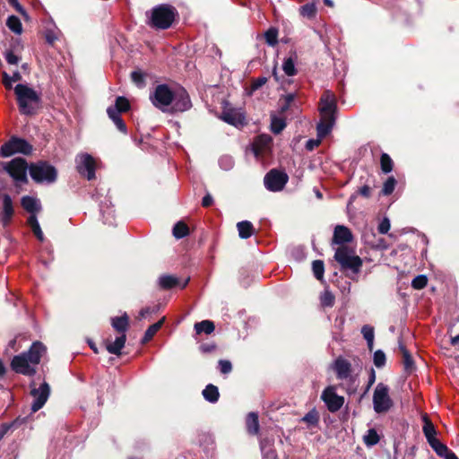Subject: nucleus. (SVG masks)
<instances>
[{
	"mask_svg": "<svg viewBox=\"0 0 459 459\" xmlns=\"http://www.w3.org/2000/svg\"><path fill=\"white\" fill-rule=\"evenodd\" d=\"M152 104L164 113L185 112L192 108L187 91L181 88L172 91L167 84H158L150 93Z\"/></svg>",
	"mask_w": 459,
	"mask_h": 459,
	"instance_id": "1",
	"label": "nucleus"
},
{
	"mask_svg": "<svg viewBox=\"0 0 459 459\" xmlns=\"http://www.w3.org/2000/svg\"><path fill=\"white\" fill-rule=\"evenodd\" d=\"M321 119L316 126L317 139H309L306 143V149L313 151L317 147L321 140L332 131L336 119L337 105L334 95L330 91L322 94L319 102Z\"/></svg>",
	"mask_w": 459,
	"mask_h": 459,
	"instance_id": "2",
	"label": "nucleus"
},
{
	"mask_svg": "<svg viewBox=\"0 0 459 459\" xmlns=\"http://www.w3.org/2000/svg\"><path fill=\"white\" fill-rule=\"evenodd\" d=\"M44 352L46 347L41 342H33L27 352L13 357L11 362L12 369L19 374L33 376Z\"/></svg>",
	"mask_w": 459,
	"mask_h": 459,
	"instance_id": "3",
	"label": "nucleus"
},
{
	"mask_svg": "<svg viewBox=\"0 0 459 459\" xmlns=\"http://www.w3.org/2000/svg\"><path fill=\"white\" fill-rule=\"evenodd\" d=\"M13 90L21 114L35 115L41 106V92L27 83H18Z\"/></svg>",
	"mask_w": 459,
	"mask_h": 459,
	"instance_id": "4",
	"label": "nucleus"
},
{
	"mask_svg": "<svg viewBox=\"0 0 459 459\" xmlns=\"http://www.w3.org/2000/svg\"><path fill=\"white\" fill-rule=\"evenodd\" d=\"M177 15L178 11L174 6L167 4H159L151 11L150 25L155 29L167 30L172 25Z\"/></svg>",
	"mask_w": 459,
	"mask_h": 459,
	"instance_id": "5",
	"label": "nucleus"
},
{
	"mask_svg": "<svg viewBox=\"0 0 459 459\" xmlns=\"http://www.w3.org/2000/svg\"><path fill=\"white\" fill-rule=\"evenodd\" d=\"M334 259L341 265L342 270H349L355 274L359 273L362 266V259L355 254L352 248L345 246L336 248Z\"/></svg>",
	"mask_w": 459,
	"mask_h": 459,
	"instance_id": "6",
	"label": "nucleus"
},
{
	"mask_svg": "<svg viewBox=\"0 0 459 459\" xmlns=\"http://www.w3.org/2000/svg\"><path fill=\"white\" fill-rule=\"evenodd\" d=\"M29 172L32 180L38 184H52L57 178L56 168L48 162L42 160L31 163Z\"/></svg>",
	"mask_w": 459,
	"mask_h": 459,
	"instance_id": "7",
	"label": "nucleus"
},
{
	"mask_svg": "<svg viewBox=\"0 0 459 459\" xmlns=\"http://www.w3.org/2000/svg\"><path fill=\"white\" fill-rule=\"evenodd\" d=\"M30 166L22 158H14L8 162L2 163V169L5 171L16 184L27 183V171Z\"/></svg>",
	"mask_w": 459,
	"mask_h": 459,
	"instance_id": "8",
	"label": "nucleus"
},
{
	"mask_svg": "<svg viewBox=\"0 0 459 459\" xmlns=\"http://www.w3.org/2000/svg\"><path fill=\"white\" fill-rule=\"evenodd\" d=\"M31 152V144L25 139L18 136H12L0 147V156L3 158L11 157L17 153L29 155Z\"/></svg>",
	"mask_w": 459,
	"mask_h": 459,
	"instance_id": "9",
	"label": "nucleus"
},
{
	"mask_svg": "<svg viewBox=\"0 0 459 459\" xmlns=\"http://www.w3.org/2000/svg\"><path fill=\"white\" fill-rule=\"evenodd\" d=\"M333 370L336 373V377L340 380H347L350 382V386L347 388L349 394L356 392L358 383L356 378L351 377V364L346 359L342 357L337 358L333 366Z\"/></svg>",
	"mask_w": 459,
	"mask_h": 459,
	"instance_id": "10",
	"label": "nucleus"
},
{
	"mask_svg": "<svg viewBox=\"0 0 459 459\" xmlns=\"http://www.w3.org/2000/svg\"><path fill=\"white\" fill-rule=\"evenodd\" d=\"M289 177L287 173L278 170L271 169L264 178V184L267 190L271 192L281 191L288 183Z\"/></svg>",
	"mask_w": 459,
	"mask_h": 459,
	"instance_id": "11",
	"label": "nucleus"
},
{
	"mask_svg": "<svg viewBox=\"0 0 459 459\" xmlns=\"http://www.w3.org/2000/svg\"><path fill=\"white\" fill-rule=\"evenodd\" d=\"M75 167L78 173L88 180L95 178V160L89 153H78L75 157Z\"/></svg>",
	"mask_w": 459,
	"mask_h": 459,
	"instance_id": "12",
	"label": "nucleus"
},
{
	"mask_svg": "<svg viewBox=\"0 0 459 459\" xmlns=\"http://www.w3.org/2000/svg\"><path fill=\"white\" fill-rule=\"evenodd\" d=\"M221 118L229 125L236 127L246 124V117L241 108H225L221 113Z\"/></svg>",
	"mask_w": 459,
	"mask_h": 459,
	"instance_id": "13",
	"label": "nucleus"
},
{
	"mask_svg": "<svg viewBox=\"0 0 459 459\" xmlns=\"http://www.w3.org/2000/svg\"><path fill=\"white\" fill-rule=\"evenodd\" d=\"M189 278L181 281L177 276L170 274H163L159 277L158 283L162 290H170L175 287L184 289L188 284Z\"/></svg>",
	"mask_w": 459,
	"mask_h": 459,
	"instance_id": "14",
	"label": "nucleus"
},
{
	"mask_svg": "<svg viewBox=\"0 0 459 459\" xmlns=\"http://www.w3.org/2000/svg\"><path fill=\"white\" fill-rule=\"evenodd\" d=\"M2 203H3V211L0 214V224L3 227H6L10 223V221L13 216L14 210H13V201H12V198L10 197V195H4Z\"/></svg>",
	"mask_w": 459,
	"mask_h": 459,
	"instance_id": "15",
	"label": "nucleus"
},
{
	"mask_svg": "<svg viewBox=\"0 0 459 459\" xmlns=\"http://www.w3.org/2000/svg\"><path fill=\"white\" fill-rule=\"evenodd\" d=\"M352 233L347 227L343 225H337L334 228L333 244L340 245L341 247L346 243L352 241Z\"/></svg>",
	"mask_w": 459,
	"mask_h": 459,
	"instance_id": "16",
	"label": "nucleus"
},
{
	"mask_svg": "<svg viewBox=\"0 0 459 459\" xmlns=\"http://www.w3.org/2000/svg\"><path fill=\"white\" fill-rule=\"evenodd\" d=\"M272 137L268 134L258 135L253 143V152L255 156L261 155L272 143Z\"/></svg>",
	"mask_w": 459,
	"mask_h": 459,
	"instance_id": "17",
	"label": "nucleus"
},
{
	"mask_svg": "<svg viewBox=\"0 0 459 459\" xmlns=\"http://www.w3.org/2000/svg\"><path fill=\"white\" fill-rule=\"evenodd\" d=\"M30 394L34 402H47L50 394V386L48 383L43 382L38 388H32Z\"/></svg>",
	"mask_w": 459,
	"mask_h": 459,
	"instance_id": "18",
	"label": "nucleus"
},
{
	"mask_svg": "<svg viewBox=\"0 0 459 459\" xmlns=\"http://www.w3.org/2000/svg\"><path fill=\"white\" fill-rule=\"evenodd\" d=\"M421 420L423 421L422 431H423L424 436L429 443L431 440H434L437 438L436 437L437 430L435 429V426L429 420V417L427 413H424V412L421 413Z\"/></svg>",
	"mask_w": 459,
	"mask_h": 459,
	"instance_id": "19",
	"label": "nucleus"
},
{
	"mask_svg": "<svg viewBox=\"0 0 459 459\" xmlns=\"http://www.w3.org/2000/svg\"><path fill=\"white\" fill-rule=\"evenodd\" d=\"M246 428L249 435L255 436L259 433L260 425L258 414L251 411L246 417Z\"/></svg>",
	"mask_w": 459,
	"mask_h": 459,
	"instance_id": "20",
	"label": "nucleus"
},
{
	"mask_svg": "<svg viewBox=\"0 0 459 459\" xmlns=\"http://www.w3.org/2000/svg\"><path fill=\"white\" fill-rule=\"evenodd\" d=\"M21 204L23 209L31 214H35V212L41 209L39 200L32 196H23Z\"/></svg>",
	"mask_w": 459,
	"mask_h": 459,
	"instance_id": "21",
	"label": "nucleus"
},
{
	"mask_svg": "<svg viewBox=\"0 0 459 459\" xmlns=\"http://www.w3.org/2000/svg\"><path fill=\"white\" fill-rule=\"evenodd\" d=\"M27 420H28V417H23V416L20 415L14 420H13L12 422L3 423L0 426V441L2 440V438L5 436V434L10 429H17L21 425L26 423Z\"/></svg>",
	"mask_w": 459,
	"mask_h": 459,
	"instance_id": "22",
	"label": "nucleus"
},
{
	"mask_svg": "<svg viewBox=\"0 0 459 459\" xmlns=\"http://www.w3.org/2000/svg\"><path fill=\"white\" fill-rule=\"evenodd\" d=\"M111 325L116 331H117L121 334H126L129 325L128 316L125 313L121 316L112 317Z\"/></svg>",
	"mask_w": 459,
	"mask_h": 459,
	"instance_id": "23",
	"label": "nucleus"
},
{
	"mask_svg": "<svg viewBox=\"0 0 459 459\" xmlns=\"http://www.w3.org/2000/svg\"><path fill=\"white\" fill-rule=\"evenodd\" d=\"M126 341V335L121 334L120 336L117 337L114 342L107 343L106 349L110 354L119 356L121 354L122 349L125 347Z\"/></svg>",
	"mask_w": 459,
	"mask_h": 459,
	"instance_id": "24",
	"label": "nucleus"
},
{
	"mask_svg": "<svg viewBox=\"0 0 459 459\" xmlns=\"http://www.w3.org/2000/svg\"><path fill=\"white\" fill-rule=\"evenodd\" d=\"M237 228L239 237L243 239H247L253 235V224L248 221H242L238 222Z\"/></svg>",
	"mask_w": 459,
	"mask_h": 459,
	"instance_id": "25",
	"label": "nucleus"
},
{
	"mask_svg": "<svg viewBox=\"0 0 459 459\" xmlns=\"http://www.w3.org/2000/svg\"><path fill=\"white\" fill-rule=\"evenodd\" d=\"M321 400L323 402H344V397L339 396L336 394V388L334 386H328L324 390Z\"/></svg>",
	"mask_w": 459,
	"mask_h": 459,
	"instance_id": "26",
	"label": "nucleus"
},
{
	"mask_svg": "<svg viewBox=\"0 0 459 459\" xmlns=\"http://www.w3.org/2000/svg\"><path fill=\"white\" fill-rule=\"evenodd\" d=\"M372 402H391L388 397V387L380 383L377 385Z\"/></svg>",
	"mask_w": 459,
	"mask_h": 459,
	"instance_id": "27",
	"label": "nucleus"
},
{
	"mask_svg": "<svg viewBox=\"0 0 459 459\" xmlns=\"http://www.w3.org/2000/svg\"><path fill=\"white\" fill-rule=\"evenodd\" d=\"M195 331L197 334L204 333L206 334H210L214 331V324L210 320H203L201 322L195 324Z\"/></svg>",
	"mask_w": 459,
	"mask_h": 459,
	"instance_id": "28",
	"label": "nucleus"
},
{
	"mask_svg": "<svg viewBox=\"0 0 459 459\" xmlns=\"http://www.w3.org/2000/svg\"><path fill=\"white\" fill-rule=\"evenodd\" d=\"M203 395L207 402H217L220 396L218 387L212 384L207 385L203 390Z\"/></svg>",
	"mask_w": 459,
	"mask_h": 459,
	"instance_id": "29",
	"label": "nucleus"
},
{
	"mask_svg": "<svg viewBox=\"0 0 459 459\" xmlns=\"http://www.w3.org/2000/svg\"><path fill=\"white\" fill-rule=\"evenodd\" d=\"M28 223L30 227L31 228V230L33 231L34 235L37 237V238L39 241L44 240V235L41 230L40 225L38 221V219L35 214H31L28 219Z\"/></svg>",
	"mask_w": 459,
	"mask_h": 459,
	"instance_id": "30",
	"label": "nucleus"
},
{
	"mask_svg": "<svg viewBox=\"0 0 459 459\" xmlns=\"http://www.w3.org/2000/svg\"><path fill=\"white\" fill-rule=\"evenodd\" d=\"M286 126V122L284 117H277L275 115L271 116V130L273 133L278 134H280Z\"/></svg>",
	"mask_w": 459,
	"mask_h": 459,
	"instance_id": "31",
	"label": "nucleus"
},
{
	"mask_svg": "<svg viewBox=\"0 0 459 459\" xmlns=\"http://www.w3.org/2000/svg\"><path fill=\"white\" fill-rule=\"evenodd\" d=\"M164 321H165V317H162L160 321L150 325L144 333V336L143 338V342H149L156 334V333L160 329Z\"/></svg>",
	"mask_w": 459,
	"mask_h": 459,
	"instance_id": "32",
	"label": "nucleus"
},
{
	"mask_svg": "<svg viewBox=\"0 0 459 459\" xmlns=\"http://www.w3.org/2000/svg\"><path fill=\"white\" fill-rule=\"evenodd\" d=\"M380 440V436L375 429H369L363 436L364 444L370 447L377 445Z\"/></svg>",
	"mask_w": 459,
	"mask_h": 459,
	"instance_id": "33",
	"label": "nucleus"
},
{
	"mask_svg": "<svg viewBox=\"0 0 459 459\" xmlns=\"http://www.w3.org/2000/svg\"><path fill=\"white\" fill-rule=\"evenodd\" d=\"M6 26L15 34L20 35L22 32V25L21 20L15 15H11L7 18Z\"/></svg>",
	"mask_w": 459,
	"mask_h": 459,
	"instance_id": "34",
	"label": "nucleus"
},
{
	"mask_svg": "<svg viewBox=\"0 0 459 459\" xmlns=\"http://www.w3.org/2000/svg\"><path fill=\"white\" fill-rule=\"evenodd\" d=\"M172 232L177 239H180L189 234V229L186 223L178 221L174 225Z\"/></svg>",
	"mask_w": 459,
	"mask_h": 459,
	"instance_id": "35",
	"label": "nucleus"
},
{
	"mask_svg": "<svg viewBox=\"0 0 459 459\" xmlns=\"http://www.w3.org/2000/svg\"><path fill=\"white\" fill-rule=\"evenodd\" d=\"M399 347L403 354V363L404 369L408 372H411L414 368L413 359L408 350L403 345L400 344Z\"/></svg>",
	"mask_w": 459,
	"mask_h": 459,
	"instance_id": "36",
	"label": "nucleus"
},
{
	"mask_svg": "<svg viewBox=\"0 0 459 459\" xmlns=\"http://www.w3.org/2000/svg\"><path fill=\"white\" fill-rule=\"evenodd\" d=\"M301 420L307 423L308 427H316L319 421V414L316 409H312L301 419Z\"/></svg>",
	"mask_w": 459,
	"mask_h": 459,
	"instance_id": "37",
	"label": "nucleus"
},
{
	"mask_svg": "<svg viewBox=\"0 0 459 459\" xmlns=\"http://www.w3.org/2000/svg\"><path fill=\"white\" fill-rule=\"evenodd\" d=\"M299 13L303 17L313 19L316 15V6L314 3L306 4L300 7Z\"/></svg>",
	"mask_w": 459,
	"mask_h": 459,
	"instance_id": "38",
	"label": "nucleus"
},
{
	"mask_svg": "<svg viewBox=\"0 0 459 459\" xmlns=\"http://www.w3.org/2000/svg\"><path fill=\"white\" fill-rule=\"evenodd\" d=\"M282 70L288 76H293L297 74L295 60L291 56L284 59L282 64Z\"/></svg>",
	"mask_w": 459,
	"mask_h": 459,
	"instance_id": "39",
	"label": "nucleus"
},
{
	"mask_svg": "<svg viewBox=\"0 0 459 459\" xmlns=\"http://www.w3.org/2000/svg\"><path fill=\"white\" fill-rule=\"evenodd\" d=\"M361 333L363 334L364 339L367 341L368 346L369 350H372L374 343V329L370 325H364L361 328Z\"/></svg>",
	"mask_w": 459,
	"mask_h": 459,
	"instance_id": "40",
	"label": "nucleus"
},
{
	"mask_svg": "<svg viewBox=\"0 0 459 459\" xmlns=\"http://www.w3.org/2000/svg\"><path fill=\"white\" fill-rule=\"evenodd\" d=\"M429 445L440 457L447 453L448 447L445 444L441 443L437 438L429 442Z\"/></svg>",
	"mask_w": 459,
	"mask_h": 459,
	"instance_id": "41",
	"label": "nucleus"
},
{
	"mask_svg": "<svg viewBox=\"0 0 459 459\" xmlns=\"http://www.w3.org/2000/svg\"><path fill=\"white\" fill-rule=\"evenodd\" d=\"M264 39L269 46H275L278 42V30L275 28H270L264 33Z\"/></svg>",
	"mask_w": 459,
	"mask_h": 459,
	"instance_id": "42",
	"label": "nucleus"
},
{
	"mask_svg": "<svg viewBox=\"0 0 459 459\" xmlns=\"http://www.w3.org/2000/svg\"><path fill=\"white\" fill-rule=\"evenodd\" d=\"M312 270L317 280H322L325 273V264L322 260H315L312 263Z\"/></svg>",
	"mask_w": 459,
	"mask_h": 459,
	"instance_id": "43",
	"label": "nucleus"
},
{
	"mask_svg": "<svg viewBox=\"0 0 459 459\" xmlns=\"http://www.w3.org/2000/svg\"><path fill=\"white\" fill-rule=\"evenodd\" d=\"M381 169L384 173H389L393 169V160L386 153H383L380 159Z\"/></svg>",
	"mask_w": 459,
	"mask_h": 459,
	"instance_id": "44",
	"label": "nucleus"
},
{
	"mask_svg": "<svg viewBox=\"0 0 459 459\" xmlns=\"http://www.w3.org/2000/svg\"><path fill=\"white\" fill-rule=\"evenodd\" d=\"M320 301L323 307H331L334 304V296L330 290H325V291L321 294Z\"/></svg>",
	"mask_w": 459,
	"mask_h": 459,
	"instance_id": "45",
	"label": "nucleus"
},
{
	"mask_svg": "<svg viewBox=\"0 0 459 459\" xmlns=\"http://www.w3.org/2000/svg\"><path fill=\"white\" fill-rule=\"evenodd\" d=\"M395 186H396V179L393 176L389 177L384 183V186L382 188V194L384 195H391L394 192Z\"/></svg>",
	"mask_w": 459,
	"mask_h": 459,
	"instance_id": "46",
	"label": "nucleus"
},
{
	"mask_svg": "<svg viewBox=\"0 0 459 459\" xmlns=\"http://www.w3.org/2000/svg\"><path fill=\"white\" fill-rule=\"evenodd\" d=\"M160 309V307L158 305H155L153 307H146L140 310L138 315V319L143 320L147 318L149 316L152 314H156Z\"/></svg>",
	"mask_w": 459,
	"mask_h": 459,
	"instance_id": "47",
	"label": "nucleus"
},
{
	"mask_svg": "<svg viewBox=\"0 0 459 459\" xmlns=\"http://www.w3.org/2000/svg\"><path fill=\"white\" fill-rule=\"evenodd\" d=\"M428 283V278L426 275L420 274L416 276L411 281V287L415 290L423 289Z\"/></svg>",
	"mask_w": 459,
	"mask_h": 459,
	"instance_id": "48",
	"label": "nucleus"
},
{
	"mask_svg": "<svg viewBox=\"0 0 459 459\" xmlns=\"http://www.w3.org/2000/svg\"><path fill=\"white\" fill-rule=\"evenodd\" d=\"M131 79L137 87L143 88L145 86L144 74L142 72H140V71L132 72Z\"/></svg>",
	"mask_w": 459,
	"mask_h": 459,
	"instance_id": "49",
	"label": "nucleus"
},
{
	"mask_svg": "<svg viewBox=\"0 0 459 459\" xmlns=\"http://www.w3.org/2000/svg\"><path fill=\"white\" fill-rule=\"evenodd\" d=\"M385 360H386L385 354L384 353L383 351L377 350L374 352L373 361L377 368L384 367L385 364Z\"/></svg>",
	"mask_w": 459,
	"mask_h": 459,
	"instance_id": "50",
	"label": "nucleus"
},
{
	"mask_svg": "<svg viewBox=\"0 0 459 459\" xmlns=\"http://www.w3.org/2000/svg\"><path fill=\"white\" fill-rule=\"evenodd\" d=\"M113 107L117 108L122 113L129 110L130 104L127 99L125 97H117Z\"/></svg>",
	"mask_w": 459,
	"mask_h": 459,
	"instance_id": "51",
	"label": "nucleus"
},
{
	"mask_svg": "<svg viewBox=\"0 0 459 459\" xmlns=\"http://www.w3.org/2000/svg\"><path fill=\"white\" fill-rule=\"evenodd\" d=\"M219 165L223 170H230L234 166V160L232 157L225 155L220 158Z\"/></svg>",
	"mask_w": 459,
	"mask_h": 459,
	"instance_id": "52",
	"label": "nucleus"
},
{
	"mask_svg": "<svg viewBox=\"0 0 459 459\" xmlns=\"http://www.w3.org/2000/svg\"><path fill=\"white\" fill-rule=\"evenodd\" d=\"M100 212L102 213L103 222L105 224L113 225L115 222L114 211L112 209H108V211H104L103 207L100 206Z\"/></svg>",
	"mask_w": 459,
	"mask_h": 459,
	"instance_id": "53",
	"label": "nucleus"
},
{
	"mask_svg": "<svg viewBox=\"0 0 459 459\" xmlns=\"http://www.w3.org/2000/svg\"><path fill=\"white\" fill-rule=\"evenodd\" d=\"M4 56L9 65H17L20 61V57L10 49L4 52Z\"/></svg>",
	"mask_w": 459,
	"mask_h": 459,
	"instance_id": "54",
	"label": "nucleus"
},
{
	"mask_svg": "<svg viewBox=\"0 0 459 459\" xmlns=\"http://www.w3.org/2000/svg\"><path fill=\"white\" fill-rule=\"evenodd\" d=\"M46 41L53 45L58 39V32L56 30L48 29L45 32Z\"/></svg>",
	"mask_w": 459,
	"mask_h": 459,
	"instance_id": "55",
	"label": "nucleus"
},
{
	"mask_svg": "<svg viewBox=\"0 0 459 459\" xmlns=\"http://www.w3.org/2000/svg\"><path fill=\"white\" fill-rule=\"evenodd\" d=\"M219 369L222 374H229L232 370V364L230 360L221 359L219 361Z\"/></svg>",
	"mask_w": 459,
	"mask_h": 459,
	"instance_id": "56",
	"label": "nucleus"
},
{
	"mask_svg": "<svg viewBox=\"0 0 459 459\" xmlns=\"http://www.w3.org/2000/svg\"><path fill=\"white\" fill-rule=\"evenodd\" d=\"M263 459H277V455L272 447L265 448L262 446Z\"/></svg>",
	"mask_w": 459,
	"mask_h": 459,
	"instance_id": "57",
	"label": "nucleus"
},
{
	"mask_svg": "<svg viewBox=\"0 0 459 459\" xmlns=\"http://www.w3.org/2000/svg\"><path fill=\"white\" fill-rule=\"evenodd\" d=\"M378 232L381 234H386L390 230V221L387 218H384L378 225Z\"/></svg>",
	"mask_w": 459,
	"mask_h": 459,
	"instance_id": "58",
	"label": "nucleus"
},
{
	"mask_svg": "<svg viewBox=\"0 0 459 459\" xmlns=\"http://www.w3.org/2000/svg\"><path fill=\"white\" fill-rule=\"evenodd\" d=\"M107 113H108V117L113 122H115L117 120V118L121 117V116H120L121 112L117 108H114L112 106H110L107 108Z\"/></svg>",
	"mask_w": 459,
	"mask_h": 459,
	"instance_id": "59",
	"label": "nucleus"
},
{
	"mask_svg": "<svg viewBox=\"0 0 459 459\" xmlns=\"http://www.w3.org/2000/svg\"><path fill=\"white\" fill-rule=\"evenodd\" d=\"M377 413H384L389 411L392 403H373Z\"/></svg>",
	"mask_w": 459,
	"mask_h": 459,
	"instance_id": "60",
	"label": "nucleus"
},
{
	"mask_svg": "<svg viewBox=\"0 0 459 459\" xmlns=\"http://www.w3.org/2000/svg\"><path fill=\"white\" fill-rule=\"evenodd\" d=\"M2 76H3V84L4 85V87L8 90H11L13 88V80L11 79V76L6 73V72H3L2 73Z\"/></svg>",
	"mask_w": 459,
	"mask_h": 459,
	"instance_id": "61",
	"label": "nucleus"
},
{
	"mask_svg": "<svg viewBox=\"0 0 459 459\" xmlns=\"http://www.w3.org/2000/svg\"><path fill=\"white\" fill-rule=\"evenodd\" d=\"M9 4L21 14L26 15V11L22 7V5L18 2V0H9Z\"/></svg>",
	"mask_w": 459,
	"mask_h": 459,
	"instance_id": "62",
	"label": "nucleus"
},
{
	"mask_svg": "<svg viewBox=\"0 0 459 459\" xmlns=\"http://www.w3.org/2000/svg\"><path fill=\"white\" fill-rule=\"evenodd\" d=\"M266 82H267L266 77H264V76L259 77L253 82L252 88H253V90H257L260 87H262L263 85H264Z\"/></svg>",
	"mask_w": 459,
	"mask_h": 459,
	"instance_id": "63",
	"label": "nucleus"
},
{
	"mask_svg": "<svg viewBox=\"0 0 459 459\" xmlns=\"http://www.w3.org/2000/svg\"><path fill=\"white\" fill-rule=\"evenodd\" d=\"M114 124L120 132L126 133V126L121 117L117 118Z\"/></svg>",
	"mask_w": 459,
	"mask_h": 459,
	"instance_id": "64",
	"label": "nucleus"
}]
</instances>
